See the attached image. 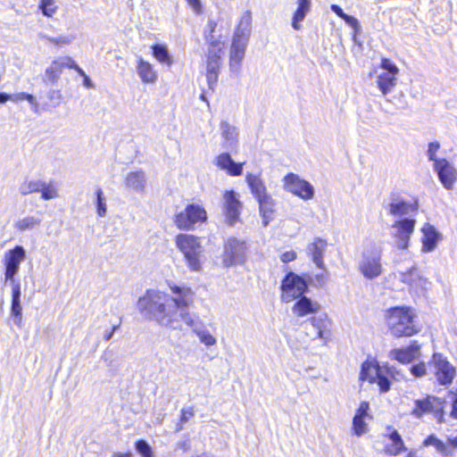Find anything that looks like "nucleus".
Masks as SVG:
<instances>
[{"instance_id": "nucleus-1", "label": "nucleus", "mask_w": 457, "mask_h": 457, "mask_svg": "<svg viewBox=\"0 0 457 457\" xmlns=\"http://www.w3.org/2000/svg\"><path fill=\"white\" fill-rule=\"evenodd\" d=\"M172 295L162 291L148 289L140 296L137 307L142 317L155 321L162 327L182 329V325H194V313L189 307L194 303L195 293L185 286L170 285Z\"/></svg>"}, {"instance_id": "nucleus-2", "label": "nucleus", "mask_w": 457, "mask_h": 457, "mask_svg": "<svg viewBox=\"0 0 457 457\" xmlns=\"http://www.w3.org/2000/svg\"><path fill=\"white\" fill-rule=\"evenodd\" d=\"M411 308L395 307L388 311L387 326L395 337H411L420 331Z\"/></svg>"}, {"instance_id": "nucleus-3", "label": "nucleus", "mask_w": 457, "mask_h": 457, "mask_svg": "<svg viewBox=\"0 0 457 457\" xmlns=\"http://www.w3.org/2000/svg\"><path fill=\"white\" fill-rule=\"evenodd\" d=\"M176 245L183 253L187 267L191 271H200L204 259V246L200 238L193 235L179 234Z\"/></svg>"}, {"instance_id": "nucleus-4", "label": "nucleus", "mask_w": 457, "mask_h": 457, "mask_svg": "<svg viewBox=\"0 0 457 457\" xmlns=\"http://www.w3.org/2000/svg\"><path fill=\"white\" fill-rule=\"evenodd\" d=\"M382 249L380 246L370 244L367 245L359 262L361 273L368 279H374L382 273L381 264Z\"/></svg>"}, {"instance_id": "nucleus-5", "label": "nucleus", "mask_w": 457, "mask_h": 457, "mask_svg": "<svg viewBox=\"0 0 457 457\" xmlns=\"http://www.w3.org/2000/svg\"><path fill=\"white\" fill-rule=\"evenodd\" d=\"M428 375L433 376L442 386L450 385L456 370L453 364L442 353H434L428 362Z\"/></svg>"}, {"instance_id": "nucleus-6", "label": "nucleus", "mask_w": 457, "mask_h": 457, "mask_svg": "<svg viewBox=\"0 0 457 457\" xmlns=\"http://www.w3.org/2000/svg\"><path fill=\"white\" fill-rule=\"evenodd\" d=\"M26 258V251L23 246L16 245L4 253L3 263L4 266V285L21 284L15 278L20 270L21 263Z\"/></svg>"}, {"instance_id": "nucleus-7", "label": "nucleus", "mask_w": 457, "mask_h": 457, "mask_svg": "<svg viewBox=\"0 0 457 457\" xmlns=\"http://www.w3.org/2000/svg\"><path fill=\"white\" fill-rule=\"evenodd\" d=\"M307 289L308 285L302 277L294 272H289L281 283V299L283 302L289 303L303 296Z\"/></svg>"}, {"instance_id": "nucleus-8", "label": "nucleus", "mask_w": 457, "mask_h": 457, "mask_svg": "<svg viewBox=\"0 0 457 457\" xmlns=\"http://www.w3.org/2000/svg\"><path fill=\"white\" fill-rule=\"evenodd\" d=\"M246 244L236 237L228 238L224 245L222 263L228 268L237 264H243L246 260Z\"/></svg>"}, {"instance_id": "nucleus-9", "label": "nucleus", "mask_w": 457, "mask_h": 457, "mask_svg": "<svg viewBox=\"0 0 457 457\" xmlns=\"http://www.w3.org/2000/svg\"><path fill=\"white\" fill-rule=\"evenodd\" d=\"M207 218L206 212L197 204H188L184 212L178 213L174 218L176 226L180 229H191L199 221Z\"/></svg>"}, {"instance_id": "nucleus-10", "label": "nucleus", "mask_w": 457, "mask_h": 457, "mask_svg": "<svg viewBox=\"0 0 457 457\" xmlns=\"http://www.w3.org/2000/svg\"><path fill=\"white\" fill-rule=\"evenodd\" d=\"M284 188L286 191L303 199H312L314 195V188L308 181L302 179L295 173H288L284 178Z\"/></svg>"}, {"instance_id": "nucleus-11", "label": "nucleus", "mask_w": 457, "mask_h": 457, "mask_svg": "<svg viewBox=\"0 0 457 457\" xmlns=\"http://www.w3.org/2000/svg\"><path fill=\"white\" fill-rule=\"evenodd\" d=\"M416 220L414 219L404 218L395 221L392 226V236L395 238V246L398 249H407L409 241L415 228Z\"/></svg>"}, {"instance_id": "nucleus-12", "label": "nucleus", "mask_w": 457, "mask_h": 457, "mask_svg": "<svg viewBox=\"0 0 457 457\" xmlns=\"http://www.w3.org/2000/svg\"><path fill=\"white\" fill-rule=\"evenodd\" d=\"M439 181L446 190H452L457 181V169L445 158H440L433 165Z\"/></svg>"}, {"instance_id": "nucleus-13", "label": "nucleus", "mask_w": 457, "mask_h": 457, "mask_svg": "<svg viewBox=\"0 0 457 457\" xmlns=\"http://www.w3.org/2000/svg\"><path fill=\"white\" fill-rule=\"evenodd\" d=\"M242 203L233 190L226 191L223 195L222 209L226 221L233 226L239 219Z\"/></svg>"}, {"instance_id": "nucleus-14", "label": "nucleus", "mask_w": 457, "mask_h": 457, "mask_svg": "<svg viewBox=\"0 0 457 457\" xmlns=\"http://www.w3.org/2000/svg\"><path fill=\"white\" fill-rule=\"evenodd\" d=\"M217 48H208L207 62H206V79L209 89L214 91L215 86L218 82L221 59L220 52Z\"/></svg>"}, {"instance_id": "nucleus-15", "label": "nucleus", "mask_w": 457, "mask_h": 457, "mask_svg": "<svg viewBox=\"0 0 457 457\" xmlns=\"http://www.w3.org/2000/svg\"><path fill=\"white\" fill-rule=\"evenodd\" d=\"M306 330V336L312 339H325L328 337L327 327L328 320L325 315L312 316L308 320L303 322Z\"/></svg>"}, {"instance_id": "nucleus-16", "label": "nucleus", "mask_w": 457, "mask_h": 457, "mask_svg": "<svg viewBox=\"0 0 457 457\" xmlns=\"http://www.w3.org/2000/svg\"><path fill=\"white\" fill-rule=\"evenodd\" d=\"M414 404L415 408L411 411V414L419 419L424 414L440 412L443 409L442 402L439 398L430 395L423 399L415 400Z\"/></svg>"}, {"instance_id": "nucleus-17", "label": "nucleus", "mask_w": 457, "mask_h": 457, "mask_svg": "<svg viewBox=\"0 0 457 457\" xmlns=\"http://www.w3.org/2000/svg\"><path fill=\"white\" fill-rule=\"evenodd\" d=\"M12 288V303L10 315L13 323L18 327H22V307L21 303V284L10 285Z\"/></svg>"}, {"instance_id": "nucleus-18", "label": "nucleus", "mask_w": 457, "mask_h": 457, "mask_svg": "<svg viewBox=\"0 0 457 457\" xmlns=\"http://www.w3.org/2000/svg\"><path fill=\"white\" fill-rule=\"evenodd\" d=\"M327 246L328 243L325 239L316 237L306 248L308 256H310L316 266L321 270H325L323 254L327 250Z\"/></svg>"}, {"instance_id": "nucleus-19", "label": "nucleus", "mask_w": 457, "mask_h": 457, "mask_svg": "<svg viewBox=\"0 0 457 457\" xmlns=\"http://www.w3.org/2000/svg\"><path fill=\"white\" fill-rule=\"evenodd\" d=\"M247 43L248 40L244 37L238 38L233 37L229 58V65L232 71L239 68L241 62L245 57Z\"/></svg>"}, {"instance_id": "nucleus-20", "label": "nucleus", "mask_w": 457, "mask_h": 457, "mask_svg": "<svg viewBox=\"0 0 457 457\" xmlns=\"http://www.w3.org/2000/svg\"><path fill=\"white\" fill-rule=\"evenodd\" d=\"M420 354V346L414 341L405 348L393 349L390 357L402 363H409L418 358Z\"/></svg>"}, {"instance_id": "nucleus-21", "label": "nucleus", "mask_w": 457, "mask_h": 457, "mask_svg": "<svg viewBox=\"0 0 457 457\" xmlns=\"http://www.w3.org/2000/svg\"><path fill=\"white\" fill-rule=\"evenodd\" d=\"M320 309V305L318 302L312 301L311 298L304 295L295 303L292 312L297 317H304L309 314H315Z\"/></svg>"}, {"instance_id": "nucleus-22", "label": "nucleus", "mask_w": 457, "mask_h": 457, "mask_svg": "<svg viewBox=\"0 0 457 457\" xmlns=\"http://www.w3.org/2000/svg\"><path fill=\"white\" fill-rule=\"evenodd\" d=\"M216 165L230 176H240L243 173L244 162H236L228 153L220 154L216 158Z\"/></svg>"}, {"instance_id": "nucleus-23", "label": "nucleus", "mask_w": 457, "mask_h": 457, "mask_svg": "<svg viewBox=\"0 0 457 457\" xmlns=\"http://www.w3.org/2000/svg\"><path fill=\"white\" fill-rule=\"evenodd\" d=\"M146 176L143 170L131 171L127 174L125 186L136 193L143 194L145 189Z\"/></svg>"}, {"instance_id": "nucleus-24", "label": "nucleus", "mask_w": 457, "mask_h": 457, "mask_svg": "<svg viewBox=\"0 0 457 457\" xmlns=\"http://www.w3.org/2000/svg\"><path fill=\"white\" fill-rule=\"evenodd\" d=\"M221 137L223 138V146L225 148H233L238 143V129L230 125L228 121H221L220 125Z\"/></svg>"}, {"instance_id": "nucleus-25", "label": "nucleus", "mask_w": 457, "mask_h": 457, "mask_svg": "<svg viewBox=\"0 0 457 457\" xmlns=\"http://www.w3.org/2000/svg\"><path fill=\"white\" fill-rule=\"evenodd\" d=\"M246 183L251 190V193L256 200L263 198L270 194L267 192V187L260 176L248 173L245 177Z\"/></svg>"}, {"instance_id": "nucleus-26", "label": "nucleus", "mask_w": 457, "mask_h": 457, "mask_svg": "<svg viewBox=\"0 0 457 457\" xmlns=\"http://www.w3.org/2000/svg\"><path fill=\"white\" fill-rule=\"evenodd\" d=\"M422 232V251L426 253L432 252L438 243L439 234L436 228L429 224L424 226Z\"/></svg>"}, {"instance_id": "nucleus-27", "label": "nucleus", "mask_w": 457, "mask_h": 457, "mask_svg": "<svg viewBox=\"0 0 457 457\" xmlns=\"http://www.w3.org/2000/svg\"><path fill=\"white\" fill-rule=\"evenodd\" d=\"M69 61H71V57L59 58L52 62L50 66L46 70V79L51 83H55L62 73V70L66 65H69Z\"/></svg>"}, {"instance_id": "nucleus-28", "label": "nucleus", "mask_w": 457, "mask_h": 457, "mask_svg": "<svg viewBox=\"0 0 457 457\" xmlns=\"http://www.w3.org/2000/svg\"><path fill=\"white\" fill-rule=\"evenodd\" d=\"M387 430L390 431L388 437L392 444L386 447V452L390 455L396 456L406 451L403 440L398 431L392 428V427H387Z\"/></svg>"}, {"instance_id": "nucleus-29", "label": "nucleus", "mask_w": 457, "mask_h": 457, "mask_svg": "<svg viewBox=\"0 0 457 457\" xmlns=\"http://www.w3.org/2000/svg\"><path fill=\"white\" fill-rule=\"evenodd\" d=\"M259 204L260 212L263 219V225L266 227L273 219L275 203L271 195H269L263 198L257 200Z\"/></svg>"}, {"instance_id": "nucleus-30", "label": "nucleus", "mask_w": 457, "mask_h": 457, "mask_svg": "<svg viewBox=\"0 0 457 457\" xmlns=\"http://www.w3.org/2000/svg\"><path fill=\"white\" fill-rule=\"evenodd\" d=\"M397 75L393 74L392 72H381L377 78L378 87L383 94V96H386L389 94L393 88L396 86Z\"/></svg>"}, {"instance_id": "nucleus-31", "label": "nucleus", "mask_w": 457, "mask_h": 457, "mask_svg": "<svg viewBox=\"0 0 457 457\" xmlns=\"http://www.w3.org/2000/svg\"><path fill=\"white\" fill-rule=\"evenodd\" d=\"M252 29V13L250 11H246L241 16L240 21L234 33L235 37L249 40V37Z\"/></svg>"}, {"instance_id": "nucleus-32", "label": "nucleus", "mask_w": 457, "mask_h": 457, "mask_svg": "<svg viewBox=\"0 0 457 457\" xmlns=\"http://www.w3.org/2000/svg\"><path fill=\"white\" fill-rule=\"evenodd\" d=\"M137 71L139 78L144 83L155 82L157 76L149 62L140 58L137 66Z\"/></svg>"}, {"instance_id": "nucleus-33", "label": "nucleus", "mask_w": 457, "mask_h": 457, "mask_svg": "<svg viewBox=\"0 0 457 457\" xmlns=\"http://www.w3.org/2000/svg\"><path fill=\"white\" fill-rule=\"evenodd\" d=\"M216 27L217 22L213 19H208L204 29V38L206 42L209 44V48H217L218 50H222L223 44L220 39H218L214 36Z\"/></svg>"}, {"instance_id": "nucleus-34", "label": "nucleus", "mask_w": 457, "mask_h": 457, "mask_svg": "<svg viewBox=\"0 0 457 457\" xmlns=\"http://www.w3.org/2000/svg\"><path fill=\"white\" fill-rule=\"evenodd\" d=\"M424 446H434L445 457L453 456V450L447 444L441 441L435 435L428 436L423 442Z\"/></svg>"}, {"instance_id": "nucleus-35", "label": "nucleus", "mask_w": 457, "mask_h": 457, "mask_svg": "<svg viewBox=\"0 0 457 457\" xmlns=\"http://www.w3.org/2000/svg\"><path fill=\"white\" fill-rule=\"evenodd\" d=\"M298 7L294 14L292 26L295 29H300L299 22L303 21L311 8V0H297Z\"/></svg>"}, {"instance_id": "nucleus-36", "label": "nucleus", "mask_w": 457, "mask_h": 457, "mask_svg": "<svg viewBox=\"0 0 457 457\" xmlns=\"http://www.w3.org/2000/svg\"><path fill=\"white\" fill-rule=\"evenodd\" d=\"M388 212L394 216H403L409 214L411 212L416 210V208L405 202V201H397L390 203L387 206Z\"/></svg>"}, {"instance_id": "nucleus-37", "label": "nucleus", "mask_w": 457, "mask_h": 457, "mask_svg": "<svg viewBox=\"0 0 457 457\" xmlns=\"http://www.w3.org/2000/svg\"><path fill=\"white\" fill-rule=\"evenodd\" d=\"M195 317V315L194 314V325L188 327L191 328L193 332L198 337L200 342L208 347L216 345V338L207 329L199 328Z\"/></svg>"}, {"instance_id": "nucleus-38", "label": "nucleus", "mask_w": 457, "mask_h": 457, "mask_svg": "<svg viewBox=\"0 0 457 457\" xmlns=\"http://www.w3.org/2000/svg\"><path fill=\"white\" fill-rule=\"evenodd\" d=\"M379 371L380 368L378 366L373 365L370 361H365L361 365L360 378L373 383L376 381V377L378 376Z\"/></svg>"}, {"instance_id": "nucleus-39", "label": "nucleus", "mask_w": 457, "mask_h": 457, "mask_svg": "<svg viewBox=\"0 0 457 457\" xmlns=\"http://www.w3.org/2000/svg\"><path fill=\"white\" fill-rule=\"evenodd\" d=\"M41 224V220L35 216H26L19 220H17L14 224V228L19 231H26L29 229H33L37 228Z\"/></svg>"}, {"instance_id": "nucleus-40", "label": "nucleus", "mask_w": 457, "mask_h": 457, "mask_svg": "<svg viewBox=\"0 0 457 457\" xmlns=\"http://www.w3.org/2000/svg\"><path fill=\"white\" fill-rule=\"evenodd\" d=\"M43 181L37 180H25L21 184L19 191L22 195H29L32 193H38L42 190Z\"/></svg>"}, {"instance_id": "nucleus-41", "label": "nucleus", "mask_w": 457, "mask_h": 457, "mask_svg": "<svg viewBox=\"0 0 457 457\" xmlns=\"http://www.w3.org/2000/svg\"><path fill=\"white\" fill-rule=\"evenodd\" d=\"M420 278V272L417 267L412 266L405 272H399V279L409 286H412L416 284V282Z\"/></svg>"}, {"instance_id": "nucleus-42", "label": "nucleus", "mask_w": 457, "mask_h": 457, "mask_svg": "<svg viewBox=\"0 0 457 457\" xmlns=\"http://www.w3.org/2000/svg\"><path fill=\"white\" fill-rule=\"evenodd\" d=\"M153 54L159 62L162 63H166L168 65H170L172 63V60L170 56L168 48L163 45H154Z\"/></svg>"}, {"instance_id": "nucleus-43", "label": "nucleus", "mask_w": 457, "mask_h": 457, "mask_svg": "<svg viewBox=\"0 0 457 457\" xmlns=\"http://www.w3.org/2000/svg\"><path fill=\"white\" fill-rule=\"evenodd\" d=\"M96 212L100 217H104L107 212L105 197L101 188H98L96 192Z\"/></svg>"}, {"instance_id": "nucleus-44", "label": "nucleus", "mask_w": 457, "mask_h": 457, "mask_svg": "<svg viewBox=\"0 0 457 457\" xmlns=\"http://www.w3.org/2000/svg\"><path fill=\"white\" fill-rule=\"evenodd\" d=\"M136 451L142 457H154V453L150 445L143 439L137 440L135 444Z\"/></svg>"}, {"instance_id": "nucleus-45", "label": "nucleus", "mask_w": 457, "mask_h": 457, "mask_svg": "<svg viewBox=\"0 0 457 457\" xmlns=\"http://www.w3.org/2000/svg\"><path fill=\"white\" fill-rule=\"evenodd\" d=\"M41 197L44 200H51L58 196V191L56 187L52 184H46L43 181L42 190H40Z\"/></svg>"}, {"instance_id": "nucleus-46", "label": "nucleus", "mask_w": 457, "mask_h": 457, "mask_svg": "<svg viewBox=\"0 0 457 457\" xmlns=\"http://www.w3.org/2000/svg\"><path fill=\"white\" fill-rule=\"evenodd\" d=\"M39 37L55 46L69 45L72 40V37L65 35H62L57 37H53L45 34H39Z\"/></svg>"}, {"instance_id": "nucleus-47", "label": "nucleus", "mask_w": 457, "mask_h": 457, "mask_svg": "<svg viewBox=\"0 0 457 457\" xmlns=\"http://www.w3.org/2000/svg\"><path fill=\"white\" fill-rule=\"evenodd\" d=\"M39 8L44 15L52 17L56 12L57 6L55 5L54 0H41Z\"/></svg>"}, {"instance_id": "nucleus-48", "label": "nucleus", "mask_w": 457, "mask_h": 457, "mask_svg": "<svg viewBox=\"0 0 457 457\" xmlns=\"http://www.w3.org/2000/svg\"><path fill=\"white\" fill-rule=\"evenodd\" d=\"M439 148L440 144L437 141L430 142L428 145L427 156L429 161L433 162V165H436V162L440 160L436 157V152L439 150Z\"/></svg>"}, {"instance_id": "nucleus-49", "label": "nucleus", "mask_w": 457, "mask_h": 457, "mask_svg": "<svg viewBox=\"0 0 457 457\" xmlns=\"http://www.w3.org/2000/svg\"><path fill=\"white\" fill-rule=\"evenodd\" d=\"M410 371L416 378H421L425 375H428V364L426 365L424 362H420L412 365L410 368Z\"/></svg>"}, {"instance_id": "nucleus-50", "label": "nucleus", "mask_w": 457, "mask_h": 457, "mask_svg": "<svg viewBox=\"0 0 457 457\" xmlns=\"http://www.w3.org/2000/svg\"><path fill=\"white\" fill-rule=\"evenodd\" d=\"M353 428L356 436H360L367 432V424L364 419L353 418Z\"/></svg>"}, {"instance_id": "nucleus-51", "label": "nucleus", "mask_w": 457, "mask_h": 457, "mask_svg": "<svg viewBox=\"0 0 457 457\" xmlns=\"http://www.w3.org/2000/svg\"><path fill=\"white\" fill-rule=\"evenodd\" d=\"M47 98L53 107H57L62 102V94L59 90L51 89L47 92Z\"/></svg>"}, {"instance_id": "nucleus-52", "label": "nucleus", "mask_w": 457, "mask_h": 457, "mask_svg": "<svg viewBox=\"0 0 457 457\" xmlns=\"http://www.w3.org/2000/svg\"><path fill=\"white\" fill-rule=\"evenodd\" d=\"M380 67L384 70L383 72H392L395 75H397L399 72L396 65L387 58H382Z\"/></svg>"}, {"instance_id": "nucleus-53", "label": "nucleus", "mask_w": 457, "mask_h": 457, "mask_svg": "<svg viewBox=\"0 0 457 457\" xmlns=\"http://www.w3.org/2000/svg\"><path fill=\"white\" fill-rule=\"evenodd\" d=\"M376 380L381 392L385 393L390 389L391 383L386 377L381 374V370L378 372V376L376 377Z\"/></svg>"}, {"instance_id": "nucleus-54", "label": "nucleus", "mask_w": 457, "mask_h": 457, "mask_svg": "<svg viewBox=\"0 0 457 457\" xmlns=\"http://www.w3.org/2000/svg\"><path fill=\"white\" fill-rule=\"evenodd\" d=\"M369 403L361 402L353 418L365 419L368 416Z\"/></svg>"}, {"instance_id": "nucleus-55", "label": "nucleus", "mask_w": 457, "mask_h": 457, "mask_svg": "<svg viewBox=\"0 0 457 457\" xmlns=\"http://www.w3.org/2000/svg\"><path fill=\"white\" fill-rule=\"evenodd\" d=\"M343 20L345 21V22L352 27L353 29H356L358 27H359V21L358 20L353 17V16H351V15H345V17L343 18Z\"/></svg>"}, {"instance_id": "nucleus-56", "label": "nucleus", "mask_w": 457, "mask_h": 457, "mask_svg": "<svg viewBox=\"0 0 457 457\" xmlns=\"http://www.w3.org/2000/svg\"><path fill=\"white\" fill-rule=\"evenodd\" d=\"M25 100H27L30 104L32 111L34 112L37 113L39 105H38V103L37 102L35 96L27 93Z\"/></svg>"}, {"instance_id": "nucleus-57", "label": "nucleus", "mask_w": 457, "mask_h": 457, "mask_svg": "<svg viewBox=\"0 0 457 457\" xmlns=\"http://www.w3.org/2000/svg\"><path fill=\"white\" fill-rule=\"evenodd\" d=\"M194 416V411L192 409H182L181 411V416H180V422L187 423L190 417Z\"/></svg>"}, {"instance_id": "nucleus-58", "label": "nucleus", "mask_w": 457, "mask_h": 457, "mask_svg": "<svg viewBox=\"0 0 457 457\" xmlns=\"http://www.w3.org/2000/svg\"><path fill=\"white\" fill-rule=\"evenodd\" d=\"M281 261L285 263H287L289 262H292L294 260L296 259V253L294 251H288V252H285L282 255H281Z\"/></svg>"}, {"instance_id": "nucleus-59", "label": "nucleus", "mask_w": 457, "mask_h": 457, "mask_svg": "<svg viewBox=\"0 0 457 457\" xmlns=\"http://www.w3.org/2000/svg\"><path fill=\"white\" fill-rule=\"evenodd\" d=\"M187 2L196 13H200L202 12V4L200 0H187Z\"/></svg>"}, {"instance_id": "nucleus-60", "label": "nucleus", "mask_w": 457, "mask_h": 457, "mask_svg": "<svg viewBox=\"0 0 457 457\" xmlns=\"http://www.w3.org/2000/svg\"><path fill=\"white\" fill-rule=\"evenodd\" d=\"M330 9L341 19H343L345 15H346V13L344 12L343 9L337 4H331Z\"/></svg>"}, {"instance_id": "nucleus-61", "label": "nucleus", "mask_w": 457, "mask_h": 457, "mask_svg": "<svg viewBox=\"0 0 457 457\" xmlns=\"http://www.w3.org/2000/svg\"><path fill=\"white\" fill-rule=\"evenodd\" d=\"M26 95H27V93H24V92L14 94V95H10V97H11L10 101L16 102V103L19 101H23L26 98Z\"/></svg>"}, {"instance_id": "nucleus-62", "label": "nucleus", "mask_w": 457, "mask_h": 457, "mask_svg": "<svg viewBox=\"0 0 457 457\" xmlns=\"http://www.w3.org/2000/svg\"><path fill=\"white\" fill-rule=\"evenodd\" d=\"M118 328H119V325H116V326H113L111 330L105 331L104 334V339L105 341H109L112 337L114 332Z\"/></svg>"}, {"instance_id": "nucleus-63", "label": "nucleus", "mask_w": 457, "mask_h": 457, "mask_svg": "<svg viewBox=\"0 0 457 457\" xmlns=\"http://www.w3.org/2000/svg\"><path fill=\"white\" fill-rule=\"evenodd\" d=\"M10 95L6 93L0 92V104H4L7 101H10Z\"/></svg>"}, {"instance_id": "nucleus-64", "label": "nucleus", "mask_w": 457, "mask_h": 457, "mask_svg": "<svg viewBox=\"0 0 457 457\" xmlns=\"http://www.w3.org/2000/svg\"><path fill=\"white\" fill-rule=\"evenodd\" d=\"M452 416L457 419V395L455 396L453 403Z\"/></svg>"}]
</instances>
